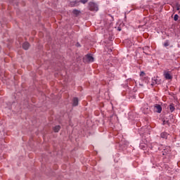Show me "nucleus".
<instances>
[{"instance_id": "39448f33", "label": "nucleus", "mask_w": 180, "mask_h": 180, "mask_svg": "<svg viewBox=\"0 0 180 180\" xmlns=\"http://www.w3.org/2000/svg\"><path fill=\"white\" fill-rule=\"evenodd\" d=\"M156 84H160V82L158 81V79H157V77H153L152 79V84L151 85H156Z\"/></svg>"}, {"instance_id": "aec40b11", "label": "nucleus", "mask_w": 180, "mask_h": 180, "mask_svg": "<svg viewBox=\"0 0 180 180\" xmlns=\"http://www.w3.org/2000/svg\"><path fill=\"white\" fill-rule=\"evenodd\" d=\"M177 11H179V6H177Z\"/></svg>"}, {"instance_id": "dca6fc26", "label": "nucleus", "mask_w": 180, "mask_h": 180, "mask_svg": "<svg viewBox=\"0 0 180 180\" xmlns=\"http://www.w3.org/2000/svg\"><path fill=\"white\" fill-rule=\"evenodd\" d=\"M89 0H80V2H82V4H86V2H88Z\"/></svg>"}, {"instance_id": "f03ea898", "label": "nucleus", "mask_w": 180, "mask_h": 180, "mask_svg": "<svg viewBox=\"0 0 180 180\" xmlns=\"http://www.w3.org/2000/svg\"><path fill=\"white\" fill-rule=\"evenodd\" d=\"M163 75L165 79H172V73L169 71L165 70Z\"/></svg>"}, {"instance_id": "4468645a", "label": "nucleus", "mask_w": 180, "mask_h": 180, "mask_svg": "<svg viewBox=\"0 0 180 180\" xmlns=\"http://www.w3.org/2000/svg\"><path fill=\"white\" fill-rule=\"evenodd\" d=\"M168 46H169V42L168 41H167L164 43V46L165 47H168Z\"/></svg>"}, {"instance_id": "6ab92c4d", "label": "nucleus", "mask_w": 180, "mask_h": 180, "mask_svg": "<svg viewBox=\"0 0 180 180\" xmlns=\"http://www.w3.org/2000/svg\"><path fill=\"white\" fill-rule=\"evenodd\" d=\"M167 123H168V121H164L163 122V124H167Z\"/></svg>"}, {"instance_id": "423d86ee", "label": "nucleus", "mask_w": 180, "mask_h": 180, "mask_svg": "<svg viewBox=\"0 0 180 180\" xmlns=\"http://www.w3.org/2000/svg\"><path fill=\"white\" fill-rule=\"evenodd\" d=\"M171 151V148L169 146H166V148L164 149L163 155H165L167 153H169Z\"/></svg>"}, {"instance_id": "f257e3e1", "label": "nucleus", "mask_w": 180, "mask_h": 180, "mask_svg": "<svg viewBox=\"0 0 180 180\" xmlns=\"http://www.w3.org/2000/svg\"><path fill=\"white\" fill-rule=\"evenodd\" d=\"M89 8L90 11H93L95 12H98V5H96V4L95 3H92V2L89 3Z\"/></svg>"}, {"instance_id": "2eb2a0df", "label": "nucleus", "mask_w": 180, "mask_h": 180, "mask_svg": "<svg viewBox=\"0 0 180 180\" xmlns=\"http://www.w3.org/2000/svg\"><path fill=\"white\" fill-rule=\"evenodd\" d=\"M179 18V16L178 15H176V14L174 15V20H175V21L178 20Z\"/></svg>"}, {"instance_id": "0eeeda50", "label": "nucleus", "mask_w": 180, "mask_h": 180, "mask_svg": "<svg viewBox=\"0 0 180 180\" xmlns=\"http://www.w3.org/2000/svg\"><path fill=\"white\" fill-rule=\"evenodd\" d=\"M29 47H30V45L28 44V42H25L22 44V48L24 49V50H27Z\"/></svg>"}, {"instance_id": "20e7f679", "label": "nucleus", "mask_w": 180, "mask_h": 180, "mask_svg": "<svg viewBox=\"0 0 180 180\" xmlns=\"http://www.w3.org/2000/svg\"><path fill=\"white\" fill-rule=\"evenodd\" d=\"M86 58L89 63H94V57L91 55L86 56Z\"/></svg>"}, {"instance_id": "7ed1b4c3", "label": "nucleus", "mask_w": 180, "mask_h": 180, "mask_svg": "<svg viewBox=\"0 0 180 180\" xmlns=\"http://www.w3.org/2000/svg\"><path fill=\"white\" fill-rule=\"evenodd\" d=\"M154 110H155V112H157L158 113H161L162 108H161V105L157 104L156 105H155Z\"/></svg>"}, {"instance_id": "4be33fe9", "label": "nucleus", "mask_w": 180, "mask_h": 180, "mask_svg": "<svg viewBox=\"0 0 180 180\" xmlns=\"http://www.w3.org/2000/svg\"><path fill=\"white\" fill-rule=\"evenodd\" d=\"M118 30H119V32H120V30H122L120 28H118Z\"/></svg>"}, {"instance_id": "f8f14e48", "label": "nucleus", "mask_w": 180, "mask_h": 180, "mask_svg": "<svg viewBox=\"0 0 180 180\" xmlns=\"http://www.w3.org/2000/svg\"><path fill=\"white\" fill-rule=\"evenodd\" d=\"M169 110L170 112H174L175 110V107L174 106V104H171L169 105Z\"/></svg>"}, {"instance_id": "ddd939ff", "label": "nucleus", "mask_w": 180, "mask_h": 180, "mask_svg": "<svg viewBox=\"0 0 180 180\" xmlns=\"http://www.w3.org/2000/svg\"><path fill=\"white\" fill-rule=\"evenodd\" d=\"M80 12L78 10H73V14L75 15L76 16H78L79 15Z\"/></svg>"}, {"instance_id": "6e6552de", "label": "nucleus", "mask_w": 180, "mask_h": 180, "mask_svg": "<svg viewBox=\"0 0 180 180\" xmlns=\"http://www.w3.org/2000/svg\"><path fill=\"white\" fill-rule=\"evenodd\" d=\"M143 112L145 115H147V113L150 112V109L148 108V106H146V108H143Z\"/></svg>"}, {"instance_id": "412c9836", "label": "nucleus", "mask_w": 180, "mask_h": 180, "mask_svg": "<svg viewBox=\"0 0 180 180\" xmlns=\"http://www.w3.org/2000/svg\"><path fill=\"white\" fill-rule=\"evenodd\" d=\"M1 50H2V48H1V46H0V53H1Z\"/></svg>"}, {"instance_id": "9b49d317", "label": "nucleus", "mask_w": 180, "mask_h": 180, "mask_svg": "<svg viewBox=\"0 0 180 180\" xmlns=\"http://www.w3.org/2000/svg\"><path fill=\"white\" fill-rule=\"evenodd\" d=\"M60 126L57 125L53 128V131H55V133H58V131H60Z\"/></svg>"}, {"instance_id": "9d476101", "label": "nucleus", "mask_w": 180, "mask_h": 180, "mask_svg": "<svg viewBox=\"0 0 180 180\" xmlns=\"http://www.w3.org/2000/svg\"><path fill=\"white\" fill-rule=\"evenodd\" d=\"M73 106H78V98H73Z\"/></svg>"}, {"instance_id": "a211bd4d", "label": "nucleus", "mask_w": 180, "mask_h": 180, "mask_svg": "<svg viewBox=\"0 0 180 180\" xmlns=\"http://www.w3.org/2000/svg\"><path fill=\"white\" fill-rule=\"evenodd\" d=\"M72 6H77V3H75L74 4H71Z\"/></svg>"}, {"instance_id": "1a4fd4ad", "label": "nucleus", "mask_w": 180, "mask_h": 180, "mask_svg": "<svg viewBox=\"0 0 180 180\" xmlns=\"http://www.w3.org/2000/svg\"><path fill=\"white\" fill-rule=\"evenodd\" d=\"M160 136L162 139H168V134L167 132H162Z\"/></svg>"}, {"instance_id": "f3484780", "label": "nucleus", "mask_w": 180, "mask_h": 180, "mask_svg": "<svg viewBox=\"0 0 180 180\" xmlns=\"http://www.w3.org/2000/svg\"><path fill=\"white\" fill-rule=\"evenodd\" d=\"M140 75L141 77H144V75H146V73H144V72H141Z\"/></svg>"}]
</instances>
